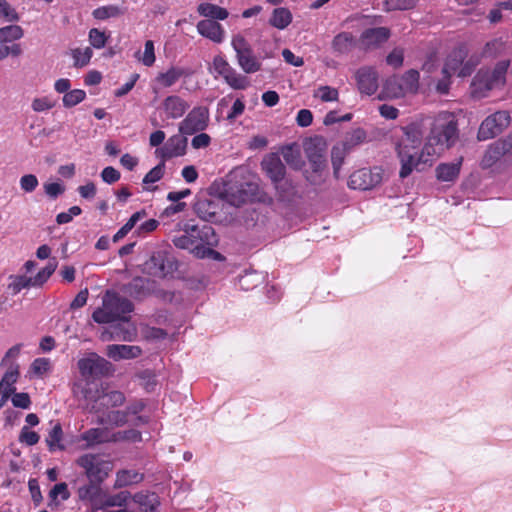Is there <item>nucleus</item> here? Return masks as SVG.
Wrapping results in <instances>:
<instances>
[{"label":"nucleus","instance_id":"nucleus-32","mask_svg":"<svg viewBox=\"0 0 512 512\" xmlns=\"http://www.w3.org/2000/svg\"><path fill=\"white\" fill-rule=\"evenodd\" d=\"M197 12L200 16L207 18L206 20H225L229 16L226 8L212 3H201L197 7Z\"/></svg>","mask_w":512,"mask_h":512},{"label":"nucleus","instance_id":"nucleus-16","mask_svg":"<svg viewBox=\"0 0 512 512\" xmlns=\"http://www.w3.org/2000/svg\"><path fill=\"white\" fill-rule=\"evenodd\" d=\"M262 170L272 181L274 187H280V182L286 175V167L277 153H270L261 162Z\"/></svg>","mask_w":512,"mask_h":512},{"label":"nucleus","instance_id":"nucleus-50","mask_svg":"<svg viewBox=\"0 0 512 512\" xmlns=\"http://www.w3.org/2000/svg\"><path fill=\"white\" fill-rule=\"evenodd\" d=\"M130 493L128 491H121L117 494L108 495L104 499V505H107V507H123L127 504Z\"/></svg>","mask_w":512,"mask_h":512},{"label":"nucleus","instance_id":"nucleus-10","mask_svg":"<svg viewBox=\"0 0 512 512\" xmlns=\"http://www.w3.org/2000/svg\"><path fill=\"white\" fill-rule=\"evenodd\" d=\"M209 125V109L206 106H196L188 112L179 123L182 135H194L204 131Z\"/></svg>","mask_w":512,"mask_h":512},{"label":"nucleus","instance_id":"nucleus-49","mask_svg":"<svg viewBox=\"0 0 512 512\" xmlns=\"http://www.w3.org/2000/svg\"><path fill=\"white\" fill-rule=\"evenodd\" d=\"M92 55V49L89 47H86L84 50L80 48L73 49L72 57L74 60V66L79 68L86 66L90 62Z\"/></svg>","mask_w":512,"mask_h":512},{"label":"nucleus","instance_id":"nucleus-46","mask_svg":"<svg viewBox=\"0 0 512 512\" xmlns=\"http://www.w3.org/2000/svg\"><path fill=\"white\" fill-rule=\"evenodd\" d=\"M86 98V92L82 89L69 90L63 95L62 102L65 108H72Z\"/></svg>","mask_w":512,"mask_h":512},{"label":"nucleus","instance_id":"nucleus-43","mask_svg":"<svg viewBox=\"0 0 512 512\" xmlns=\"http://www.w3.org/2000/svg\"><path fill=\"white\" fill-rule=\"evenodd\" d=\"M100 483L90 482L78 488L77 494L81 501H93L101 492Z\"/></svg>","mask_w":512,"mask_h":512},{"label":"nucleus","instance_id":"nucleus-56","mask_svg":"<svg viewBox=\"0 0 512 512\" xmlns=\"http://www.w3.org/2000/svg\"><path fill=\"white\" fill-rule=\"evenodd\" d=\"M0 18L8 22H17L19 20V14L11 7L7 0H0Z\"/></svg>","mask_w":512,"mask_h":512},{"label":"nucleus","instance_id":"nucleus-24","mask_svg":"<svg viewBox=\"0 0 512 512\" xmlns=\"http://www.w3.org/2000/svg\"><path fill=\"white\" fill-rule=\"evenodd\" d=\"M151 273L157 277H166L175 269L174 262L163 253L153 254L147 263Z\"/></svg>","mask_w":512,"mask_h":512},{"label":"nucleus","instance_id":"nucleus-18","mask_svg":"<svg viewBox=\"0 0 512 512\" xmlns=\"http://www.w3.org/2000/svg\"><path fill=\"white\" fill-rule=\"evenodd\" d=\"M436 146L438 145L435 144L430 136H428L427 142L421 149L420 153L419 150H415L412 154V171L414 169L421 171L426 166L432 165L434 157L440 154V151H438Z\"/></svg>","mask_w":512,"mask_h":512},{"label":"nucleus","instance_id":"nucleus-44","mask_svg":"<svg viewBox=\"0 0 512 512\" xmlns=\"http://www.w3.org/2000/svg\"><path fill=\"white\" fill-rule=\"evenodd\" d=\"M133 500L140 506L149 509L150 512L155 511L156 507L159 505L158 497L155 493L138 492L133 496Z\"/></svg>","mask_w":512,"mask_h":512},{"label":"nucleus","instance_id":"nucleus-64","mask_svg":"<svg viewBox=\"0 0 512 512\" xmlns=\"http://www.w3.org/2000/svg\"><path fill=\"white\" fill-rule=\"evenodd\" d=\"M285 162L289 165H297L300 160V153L292 146H285L281 150Z\"/></svg>","mask_w":512,"mask_h":512},{"label":"nucleus","instance_id":"nucleus-7","mask_svg":"<svg viewBox=\"0 0 512 512\" xmlns=\"http://www.w3.org/2000/svg\"><path fill=\"white\" fill-rule=\"evenodd\" d=\"M76 464L84 470L90 482L102 483L112 471L113 465L110 461L102 459L96 454H83L76 460Z\"/></svg>","mask_w":512,"mask_h":512},{"label":"nucleus","instance_id":"nucleus-11","mask_svg":"<svg viewBox=\"0 0 512 512\" xmlns=\"http://www.w3.org/2000/svg\"><path fill=\"white\" fill-rule=\"evenodd\" d=\"M510 124V115L507 111H497L488 116L480 125L477 138L480 141L492 139L502 133Z\"/></svg>","mask_w":512,"mask_h":512},{"label":"nucleus","instance_id":"nucleus-20","mask_svg":"<svg viewBox=\"0 0 512 512\" xmlns=\"http://www.w3.org/2000/svg\"><path fill=\"white\" fill-rule=\"evenodd\" d=\"M197 32L213 43L220 44L225 39V29L218 21L200 20L196 25Z\"/></svg>","mask_w":512,"mask_h":512},{"label":"nucleus","instance_id":"nucleus-55","mask_svg":"<svg viewBox=\"0 0 512 512\" xmlns=\"http://www.w3.org/2000/svg\"><path fill=\"white\" fill-rule=\"evenodd\" d=\"M88 36H89L90 44L96 49H101V48L105 47L107 40H108V36L106 35V33L103 31H100L97 28H92L89 31Z\"/></svg>","mask_w":512,"mask_h":512},{"label":"nucleus","instance_id":"nucleus-33","mask_svg":"<svg viewBox=\"0 0 512 512\" xmlns=\"http://www.w3.org/2000/svg\"><path fill=\"white\" fill-rule=\"evenodd\" d=\"M292 19V13L288 8L278 7L272 11L269 24L279 30H283L291 24Z\"/></svg>","mask_w":512,"mask_h":512},{"label":"nucleus","instance_id":"nucleus-5","mask_svg":"<svg viewBox=\"0 0 512 512\" xmlns=\"http://www.w3.org/2000/svg\"><path fill=\"white\" fill-rule=\"evenodd\" d=\"M82 394L85 400L91 403L90 412L101 415H105L111 408L122 406L126 401L123 392L118 390L107 391L103 385L95 392L91 388H83Z\"/></svg>","mask_w":512,"mask_h":512},{"label":"nucleus","instance_id":"nucleus-8","mask_svg":"<svg viewBox=\"0 0 512 512\" xmlns=\"http://www.w3.org/2000/svg\"><path fill=\"white\" fill-rule=\"evenodd\" d=\"M79 373L86 381L107 377L114 372L113 365L96 353H90L87 357L77 362Z\"/></svg>","mask_w":512,"mask_h":512},{"label":"nucleus","instance_id":"nucleus-30","mask_svg":"<svg viewBox=\"0 0 512 512\" xmlns=\"http://www.w3.org/2000/svg\"><path fill=\"white\" fill-rule=\"evenodd\" d=\"M189 73L181 67L171 66L165 72H160L155 78V81L163 88H169L176 84L180 78L188 76Z\"/></svg>","mask_w":512,"mask_h":512},{"label":"nucleus","instance_id":"nucleus-61","mask_svg":"<svg viewBox=\"0 0 512 512\" xmlns=\"http://www.w3.org/2000/svg\"><path fill=\"white\" fill-rule=\"evenodd\" d=\"M452 76L453 74L451 73H443L441 71V78L437 81L435 85V90L437 93L441 95H446L449 93Z\"/></svg>","mask_w":512,"mask_h":512},{"label":"nucleus","instance_id":"nucleus-52","mask_svg":"<svg viewBox=\"0 0 512 512\" xmlns=\"http://www.w3.org/2000/svg\"><path fill=\"white\" fill-rule=\"evenodd\" d=\"M55 105L56 102L51 97L43 96L34 98L31 103V108L33 111L40 113L51 110Z\"/></svg>","mask_w":512,"mask_h":512},{"label":"nucleus","instance_id":"nucleus-57","mask_svg":"<svg viewBox=\"0 0 512 512\" xmlns=\"http://www.w3.org/2000/svg\"><path fill=\"white\" fill-rule=\"evenodd\" d=\"M20 188L25 193H32L39 185L38 178L34 174H25L19 180Z\"/></svg>","mask_w":512,"mask_h":512},{"label":"nucleus","instance_id":"nucleus-25","mask_svg":"<svg viewBox=\"0 0 512 512\" xmlns=\"http://www.w3.org/2000/svg\"><path fill=\"white\" fill-rule=\"evenodd\" d=\"M142 354L139 346L111 344L107 346V356L114 361L121 359H135Z\"/></svg>","mask_w":512,"mask_h":512},{"label":"nucleus","instance_id":"nucleus-48","mask_svg":"<svg viewBox=\"0 0 512 512\" xmlns=\"http://www.w3.org/2000/svg\"><path fill=\"white\" fill-rule=\"evenodd\" d=\"M226 83L233 89L242 90L245 89L249 82L246 76L239 74L235 69H232L225 77Z\"/></svg>","mask_w":512,"mask_h":512},{"label":"nucleus","instance_id":"nucleus-13","mask_svg":"<svg viewBox=\"0 0 512 512\" xmlns=\"http://www.w3.org/2000/svg\"><path fill=\"white\" fill-rule=\"evenodd\" d=\"M382 174L380 167L359 169L349 176L348 186L354 190H371L381 183Z\"/></svg>","mask_w":512,"mask_h":512},{"label":"nucleus","instance_id":"nucleus-4","mask_svg":"<svg viewBox=\"0 0 512 512\" xmlns=\"http://www.w3.org/2000/svg\"><path fill=\"white\" fill-rule=\"evenodd\" d=\"M429 136L441 150L452 147L459 138L456 115L449 111L439 112L431 123Z\"/></svg>","mask_w":512,"mask_h":512},{"label":"nucleus","instance_id":"nucleus-29","mask_svg":"<svg viewBox=\"0 0 512 512\" xmlns=\"http://www.w3.org/2000/svg\"><path fill=\"white\" fill-rule=\"evenodd\" d=\"M463 158L460 157L453 163H440L436 167V177L439 181L443 182H454L461 170Z\"/></svg>","mask_w":512,"mask_h":512},{"label":"nucleus","instance_id":"nucleus-40","mask_svg":"<svg viewBox=\"0 0 512 512\" xmlns=\"http://www.w3.org/2000/svg\"><path fill=\"white\" fill-rule=\"evenodd\" d=\"M24 30L19 25H8L0 28V43H10L21 39Z\"/></svg>","mask_w":512,"mask_h":512},{"label":"nucleus","instance_id":"nucleus-42","mask_svg":"<svg viewBox=\"0 0 512 512\" xmlns=\"http://www.w3.org/2000/svg\"><path fill=\"white\" fill-rule=\"evenodd\" d=\"M124 14V10L117 5H105L93 10L92 15L97 20L116 18Z\"/></svg>","mask_w":512,"mask_h":512},{"label":"nucleus","instance_id":"nucleus-45","mask_svg":"<svg viewBox=\"0 0 512 512\" xmlns=\"http://www.w3.org/2000/svg\"><path fill=\"white\" fill-rule=\"evenodd\" d=\"M57 268V262L55 259L48 262V264L41 269L35 277L32 278V286H41L43 285L55 272Z\"/></svg>","mask_w":512,"mask_h":512},{"label":"nucleus","instance_id":"nucleus-22","mask_svg":"<svg viewBox=\"0 0 512 512\" xmlns=\"http://www.w3.org/2000/svg\"><path fill=\"white\" fill-rule=\"evenodd\" d=\"M19 376V365L12 362L0 381V395H3V402H6L16 391L14 385L18 381Z\"/></svg>","mask_w":512,"mask_h":512},{"label":"nucleus","instance_id":"nucleus-27","mask_svg":"<svg viewBox=\"0 0 512 512\" xmlns=\"http://www.w3.org/2000/svg\"><path fill=\"white\" fill-rule=\"evenodd\" d=\"M79 441H84L83 448L88 449L109 442V432L106 428H90L79 436Z\"/></svg>","mask_w":512,"mask_h":512},{"label":"nucleus","instance_id":"nucleus-36","mask_svg":"<svg viewBox=\"0 0 512 512\" xmlns=\"http://www.w3.org/2000/svg\"><path fill=\"white\" fill-rule=\"evenodd\" d=\"M101 415L97 419L98 424H111L116 427H121L128 422V415L126 410H112Z\"/></svg>","mask_w":512,"mask_h":512},{"label":"nucleus","instance_id":"nucleus-54","mask_svg":"<svg viewBox=\"0 0 512 512\" xmlns=\"http://www.w3.org/2000/svg\"><path fill=\"white\" fill-rule=\"evenodd\" d=\"M505 49V42L501 38L493 39L485 45L483 54L487 57H496Z\"/></svg>","mask_w":512,"mask_h":512},{"label":"nucleus","instance_id":"nucleus-12","mask_svg":"<svg viewBox=\"0 0 512 512\" xmlns=\"http://www.w3.org/2000/svg\"><path fill=\"white\" fill-rule=\"evenodd\" d=\"M258 189V185L253 182L230 184L225 188V198L231 205L240 207L252 202L257 196Z\"/></svg>","mask_w":512,"mask_h":512},{"label":"nucleus","instance_id":"nucleus-17","mask_svg":"<svg viewBox=\"0 0 512 512\" xmlns=\"http://www.w3.org/2000/svg\"><path fill=\"white\" fill-rule=\"evenodd\" d=\"M357 87L360 93L373 95L378 89V73L370 66L359 68L355 73Z\"/></svg>","mask_w":512,"mask_h":512},{"label":"nucleus","instance_id":"nucleus-37","mask_svg":"<svg viewBox=\"0 0 512 512\" xmlns=\"http://www.w3.org/2000/svg\"><path fill=\"white\" fill-rule=\"evenodd\" d=\"M405 94H415L419 89L420 74L415 69L406 71L403 76L399 77Z\"/></svg>","mask_w":512,"mask_h":512},{"label":"nucleus","instance_id":"nucleus-3","mask_svg":"<svg viewBox=\"0 0 512 512\" xmlns=\"http://www.w3.org/2000/svg\"><path fill=\"white\" fill-rule=\"evenodd\" d=\"M134 304L115 292L107 291L103 296L102 307L92 313V319L98 324H109L115 321L127 322Z\"/></svg>","mask_w":512,"mask_h":512},{"label":"nucleus","instance_id":"nucleus-60","mask_svg":"<svg viewBox=\"0 0 512 512\" xmlns=\"http://www.w3.org/2000/svg\"><path fill=\"white\" fill-rule=\"evenodd\" d=\"M315 96H318L323 102H332L338 100V90L330 86H320Z\"/></svg>","mask_w":512,"mask_h":512},{"label":"nucleus","instance_id":"nucleus-34","mask_svg":"<svg viewBox=\"0 0 512 512\" xmlns=\"http://www.w3.org/2000/svg\"><path fill=\"white\" fill-rule=\"evenodd\" d=\"M63 440V430L62 426L59 422L55 423L52 429L49 431L48 436L45 441L50 452H55L57 450L64 451L65 445L62 443Z\"/></svg>","mask_w":512,"mask_h":512},{"label":"nucleus","instance_id":"nucleus-23","mask_svg":"<svg viewBox=\"0 0 512 512\" xmlns=\"http://www.w3.org/2000/svg\"><path fill=\"white\" fill-rule=\"evenodd\" d=\"M506 153H512V132L505 139L489 146L484 155L483 162L490 166Z\"/></svg>","mask_w":512,"mask_h":512},{"label":"nucleus","instance_id":"nucleus-14","mask_svg":"<svg viewBox=\"0 0 512 512\" xmlns=\"http://www.w3.org/2000/svg\"><path fill=\"white\" fill-rule=\"evenodd\" d=\"M194 211L200 219L206 222L220 223L222 221V203L220 200L198 199L194 204Z\"/></svg>","mask_w":512,"mask_h":512},{"label":"nucleus","instance_id":"nucleus-9","mask_svg":"<svg viewBox=\"0 0 512 512\" xmlns=\"http://www.w3.org/2000/svg\"><path fill=\"white\" fill-rule=\"evenodd\" d=\"M509 66L510 61L503 60L499 61L491 71L480 70L473 80V85L486 91L502 87L505 84Z\"/></svg>","mask_w":512,"mask_h":512},{"label":"nucleus","instance_id":"nucleus-58","mask_svg":"<svg viewBox=\"0 0 512 512\" xmlns=\"http://www.w3.org/2000/svg\"><path fill=\"white\" fill-rule=\"evenodd\" d=\"M275 189L281 200H287L295 195V186L290 180L285 178L280 182V187H275Z\"/></svg>","mask_w":512,"mask_h":512},{"label":"nucleus","instance_id":"nucleus-1","mask_svg":"<svg viewBox=\"0 0 512 512\" xmlns=\"http://www.w3.org/2000/svg\"><path fill=\"white\" fill-rule=\"evenodd\" d=\"M424 124L422 121L411 122L402 128L403 137L396 146L398 158L401 163L399 177L404 179L412 173V154L419 150L423 140Z\"/></svg>","mask_w":512,"mask_h":512},{"label":"nucleus","instance_id":"nucleus-51","mask_svg":"<svg viewBox=\"0 0 512 512\" xmlns=\"http://www.w3.org/2000/svg\"><path fill=\"white\" fill-rule=\"evenodd\" d=\"M419 0H385L384 7L387 11L408 10L416 6Z\"/></svg>","mask_w":512,"mask_h":512},{"label":"nucleus","instance_id":"nucleus-31","mask_svg":"<svg viewBox=\"0 0 512 512\" xmlns=\"http://www.w3.org/2000/svg\"><path fill=\"white\" fill-rule=\"evenodd\" d=\"M155 282L143 277H135L129 284V293L134 298H143L154 291Z\"/></svg>","mask_w":512,"mask_h":512},{"label":"nucleus","instance_id":"nucleus-21","mask_svg":"<svg viewBox=\"0 0 512 512\" xmlns=\"http://www.w3.org/2000/svg\"><path fill=\"white\" fill-rule=\"evenodd\" d=\"M189 107V103L178 95L167 96L162 102V108L168 119L181 118Z\"/></svg>","mask_w":512,"mask_h":512},{"label":"nucleus","instance_id":"nucleus-15","mask_svg":"<svg viewBox=\"0 0 512 512\" xmlns=\"http://www.w3.org/2000/svg\"><path fill=\"white\" fill-rule=\"evenodd\" d=\"M390 37V31L386 27L369 28L362 32L358 39V47L363 51L378 48Z\"/></svg>","mask_w":512,"mask_h":512},{"label":"nucleus","instance_id":"nucleus-2","mask_svg":"<svg viewBox=\"0 0 512 512\" xmlns=\"http://www.w3.org/2000/svg\"><path fill=\"white\" fill-rule=\"evenodd\" d=\"M178 230L184 233L180 236H175L172 239L175 247L179 249H186L192 251L196 257L198 252L202 250L204 244L217 245L218 237L211 226L204 225L199 228L197 225L186 223H178Z\"/></svg>","mask_w":512,"mask_h":512},{"label":"nucleus","instance_id":"nucleus-26","mask_svg":"<svg viewBox=\"0 0 512 512\" xmlns=\"http://www.w3.org/2000/svg\"><path fill=\"white\" fill-rule=\"evenodd\" d=\"M356 46H358V40L352 33L346 31L335 35L331 42L333 52L338 55L348 54Z\"/></svg>","mask_w":512,"mask_h":512},{"label":"nucleus","instance_id":"nucleus-19","mask_svg":"<svg viewBox=\"0 0 512 512\" xmlns=\"http://www.w3.org/2000/svg\"><path fill=\"white\" fill-rule=\"evenodd\" d=\"M187 144V138L179 132V134L169 137L157 152L161 154L164 160L180 157L186 154Z\"/></svg>","mask_w":512,"mask_h":512},{"label":"nucleus","instance_id":"nucleus-41","mask_svg":"<svg viewBox=\"0 0 512 512\" xmlns=\"http://www.w3.org/2000/svg\"><path fill=\"white\" fill-rule=\"evenodd\" d=\"M32 286V278L25 275H10L9 283L7 285L8 291L12 295L18 294L22 289Z\"/></svg>","mask_w":512,"mask_h":512},{"label":"nucleus","instance_id":"nucleus-39","mask_svg":"<svg viewBox=\"0 0 512 512\" xmlns=\"http://www.w3.org/2000/svg\"><path fill=\"white\" fill-rule=\"evenodd\" d=\"M383 92L390 98H400L405 95L402 83L398 76L388 78L383 85Z\"/></svg>","mask_w":512,"mask_h":512},{"label":"nucleus","instance_id":"nucleus-35","mask_svg":"<svg viewBox=\"0 0 512 512\" xmlns=\"http://www.w3.org/2000/svg\"><path fill=\"white\" fill-rule=\"evenodd\" d=\"M144 475L134 470H120L116 474L115 487L122 488L140 483Z\"/></svg>","mask_w":512,"mask_h":512},{"label":"nucleus","instance_id":"nucleus-53","mask_svg":"<svg viewBox=\"0 0 512 512\" xmlns=\"http://www.w3.org/2000/svg\"><path fill=\"white\" fill-rule=\"evenodd\" d=\"M306 153L314 172H320L325 168L326 160L321 152H310V148H306Z\"/></svg>","mask_w":512,"mask_h":512},{"label":"nucleus","instance_id":"nucleus-47","mask_svg":"<svg viewBox=\"0 0 512 512\" xmlns=\"http://www.w3.org/2000/svg\"><path fill=\"white\" fill-rule=\"evenodd\" d=\"M366 139V132L357 128L351 133L347 134L345 140L341 143L348 151H351L355 146L361 144Z\"/></svg>","mask_w":512,"mask_h":512},{"label":"nucleus","instance_id":"nucleus-62","mask_svg":"<svg viewBox=\"0 0 512 512\" xmlns=\"http://www.w3.org/2000/svg\"><path fill=\"white\" fill-rule=\"evenodd\" d=\"M40 436L35 431L29 430L27 426H24L19 435V441L27 444L28 446H33L38 443Z\"/></svg>","mask_w":512,"mask_h":512},{"label":"nucleus","instance_id":"nucleus-59","mask_svg":"<svg viewBox=\"0 0 512 512\" xmlns=\"http://www.w3.org/2000/svg\"><path fill=\"white\" fill-rule=\"evenodd\" d=\"M165 163L162 161L152 168L143 178L144 184L155 183L164 176Z\"/></svg>","mask_w":512,"mask_h":512},{"label":"nucleus","instance_id":"nucleus-6","mask_svg":"<svg viewBox=\"0 0 512 512\" xmlns=\"http://www.w3.org/2000/svg\"><path fill=\"white\" fill-rule=\"evenodd\" d=\"M231 46L236 53L238 65L245 73L252 74L261 70V61L255 55L253 48L243 35H233Z\"/></svg>","mask_w":512,"mask_h":512},{"label":"nucleus","instance_id":"nucleus-63","mask_svg":"<svg viewBox=\"0 0 512 512\" xmlns=\"http://www.w3.org/2000/svg\"><path fill=\"white\" fill-rule=\"evenodd\" d=\"M44 192L51 199H56L65 192V187L59 182L45 183Z\"/></svg>","mask_w":512,"mask_h":512},{"label":"nucleus","instance_id":"nucleus-38","mask_svg":"<svg viewBox=\"0 0 512 512\" xmlns=\"http://www.w3.org/2000/svg\"><path fill=\"white\" fill-rule=\"evenodd\" d=\"M344 146L341 144L335 145L331 150V161L333 166V173L335 178L340 177V170L342 167V164L344 163V159L346 155L349 153Z\"/></svg>","mask_w":512,"mask_h":512},{"label":"nucleus","instance_id":"nucleus-28","mask_svg":"<svg viewBox=\"0 0 512 512\" xmlns=\"http://www.w3.org/2000/svg\"><path fill=\"white\" fill-rule=\"evenodd\" d=\"M467 57V50L465 46H459L453 49L447 56L444 66L442 68L443 73L458 74L465 58Z\"/></svg>","mask_w":512,"mask_h":512}]
</instances>
